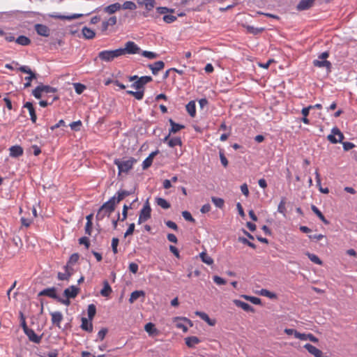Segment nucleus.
Wrapping results in <instances>:
<instances>
[{
	"mask_svg": "<svg viewBox=\"0 0 357 357\" xmlns=\"http://www.w3.org/2000/svg\"><path fill=\"white\" fill-rule=\"evenodd\" d=\"M137 160L132 157H130L126 160L115 159L114 160V163L118 167L119 176L123 173L128 174L133 168Z\"/></svg>",
	"mask_w": 357,
	"mask_h": 357,
	"instance_id": "f257e3e1",
	"label": "nucleus"
},
{
	"mask_svg": "<svg viewBox=\"0 0 357 357\" xmlns=\"http://www.w3.org/2000/svg\"><path fill=\"white\" fill-rule=\"evenodd\" d=\"M329 56V53L328 52H324L318 56V59L313 61V65L318 68H325L328 73L331 72L332 64L331 63L326 60V59Z\"/></svg>",
	"mask_w": 357,
	"mask_h": 357,
	"instance_id": "f03ea898",
	"label": "nucleus"
},
{
	"mask_svg": "<svg viewBox=\"0 0 357 357\" xmlns=\"http://www.w3.org/2000/svg\"><path fill=\"white\" fill-rule=\"evenodd\" d=\"M116 204V196H113L107 202L102 204L98 212L97 216L98 217L102 213H103L102 215V217L106 214H110L115 210V206Z\"/></svg>",
	"mask_w": 357,
	"mask_h": 357,
	"instance_id": "7ed1b4c3",
	"label": "nucleus"
},
{
	"mask_svg": "<svg viewBox=\"0 0 357 357\" xmlns=\"http://www.w3.org/2000/svg\"><path fill=\"white\" fill-rule=\"evenodd\" d=\"M121 51L119 49L114 50H103L98 53V58L106 62L112 61L114 59L121 56Z\"/></svg>",
	"mask_w": 357,
	"mask_h": 357,
	"instance_id": "20e7f679",
	"label": "nucleus"
},
{
	"mask_svg": "<svg viewBox=\"0 0 357 357\" xmlns=\"http://www.w3.org/2000/svg\"><path fill=\"white\" fill-rule=\"evenodd\" d=\"M119 50L121 51V56L125 54H139L141 52L139 47L133 41H128L126 43L125 47L119 48Z\"/></svg>",
	"mask_w": 357,
	"mask_h": 357,
	"instance_id": "39448f33",
	"label": "nucleus"
},
{
	"mask_svg": "<svg viewBox=\"0 0 357 357\" xmlns=\"http://www.w3.org/2000/svg\"><path fill=\"white\" fill-rule=\"evenodd\" d=\"M174 322L177 328L181 329L183 332L186 333L188 330V325L190 327L193 326L192 321L186 317H177L174 319Z\"/></svg>",
	"mask_w": 357,
	"mask_h": 357,
	"instance_id": "423d86ee",
	"label": "nucleus"
},
{
	"mask_svg": "<svg viewBox=\"0 0 357 357\" xmlns=\"http://www.w3.org/2000/svg\"><path fill=\"white\" fill-rule=\"evenodd\" d=\"M18 70H20L22 73H26L29 75V76L25 77L24 79L26 80V82L24 83V88H28L31 86V81L36 78V75L35 73H33L31 68L27 66H22L18 68Z\"/></svg>",
	"mask_w": 357,
	"mask_h": 357,
	"instance_id": "0eeeda50",
	"label": "nucleus"
},
{
	"mask_svg": "<svg viewBox=\"0 0 357 357\" xmlns=\"http://www.w3.org/2000/svg\"><path fill=\"white\" fill-rule=\"evenodd\" d=\"M328 140L333 143L342 142L344 139V135L337 128H333L331 130V134L327 137Z\"/></svg>",
	"mask_w": 357,
	"mask_h": 357,
	"instance_id": "6e6552de",
	"label": "nucleus"
},
{
	"mask_svg": "<svg viewBox=\"0 0 357 357\" xmlns=\"http://www.w3.org/2000/svg\"><path fill=\"white\" fill-rule=\"evenodd\" d=\"M22 328H23L24 333L27 335V337H29V340L31 342H33L37 343V344L40 342L41 337L36 335L33 329L29 328L24 321L22 323Z\"/></svg>",
	"mask_w": 357,
	"mask_h": 357,
	"instance_id": "1a4fd4ad",
	"label": "nucleus"
},
{
	"mask_svg": "<svg viewBox=\"0 0 357 357\" xmlns=\"http://www.w3.org/2000/svg\"><path fill=\"white\" fill-rule=\"evenodd\" d=\"M151 208L148 202H146L143 208L140 210L138 219V224L146 222L151 218Z\"/></svg>",
	"mask_w": 357,
	"mask_h": 357,
	"instance_id": "9d476101",
	"label": "nucleus"
},
{
	"mask_svg": "<svg viewBox=\"0 0 357 357\" xmlns=\"http://www.w3.org/2000/svg\"><path fill=\"white\" fill-rule=\"evenodd\" d=\"M153 80L151 76H142L136 80L132 85L131 87L137 90H144V86L151 82Z\"/></svg>",
	"mask_w": 357,
	"mask_h": 357,
	"instance_id": "9b49d317",
	"label": "nucleus"
},
{
	"mask_svg": "<svg viewBox=\"0 0 357 357\" xmlns=\"http://www.w3.org/2000/svg\"><path fill=\"white\" fill-rule=\"evenodd\" d=\"M163 142H167L168 146L172 148H173L176 146H182V141L180 137L170 138V135H168L167 136H166L164 138Z\"/></svg>",
	"mask_w": 357,
	"mask_h": 357,
	"instance_id": "f8f14e48",
	"label": "nucleus"
},
{
	"mask_svg": "<svg viewBox=\"0 0 357 357\" xmlns=\"http://www.w3.org/2000/svg\"><path fill=\"white\" fill-rule=\"evenodd\" d=\"M117 22V18L116 16H112L107 20L103 21L101 24V31L102 32H105L109 26H114Z\"/></svg>",
	"mask_w": 357,
	"mask_h": 357,
	"instance_id": "ddd939ff",
	"label": "nucleus"
},
{
	"mask_svg": "<svg viewBox=\"0 0 357 357\" xmlns=\"http://www.w3.org/2000/svg\"><path fill=\"white\" fill-rule=\"evenodd\" d=\"M304 348L314 357H324L323 352L320 349H317L316 347L310 344H305L304 345Z\"/></svg>",
	"mask_w": 357,
	"mask_h": 357,
	"instance_id": "4468645a",
	"label": "nucleus"
},
{
	"mask_svg": "<svg viewBox=\"0 0 357 357\" xmlns=\"http://www.w3.org/2000/svg\"><path fill=\"white\" fill-rule=\"evenodd\" d=\"M35 30L40 36L47 37L50 36V29L44 24H37L35 25Z\"/></svg>",
	"mask_w": 357,
	"mask_h": 357,
	"instance_id": "2eb2a0df",
	"label": "nucleus"
},
{
	"mask_svg": "<svg viewBox=\"0 0 357 357\" xmlns=\"http://www.w3.org/2000/svg\"><path fill=\"white\" fill-rule=\"evenodd\" d=\"M148 67L151 70L152 73L155 75L159 71L164 68L165 63L162 61H158L153 64H149Z\"/></svg>",
	"mask_w": 357,
	"mask_h": 357,
	"instance_id": "dca6fc26",
	"label": "nucleus"
},
{
	"mask_svg": "<svg viewBox=\"0 0 357 357\" xmlns=\"http://www.w3.org/2000/svg\"><path fill=\"white\" fill-rule=\"evenodd\" d=\"M315 0H301L296 6V8L299 11L305 10L310 8Z\"/></svg>",
	"mask_w": 357,
	"mask_h": 357,
	"instance_id": "f3484780",
	"label": "nucleus"
},
{
	"mask_svg": "<svg viewBox=\"0 0 357 357\" xmlns=\"http://www.w3.org/2000/svg\"><path fill=\"white\" fill-rule=\"evenodd\" d=\"M79 293V288L75 286H70L64 290L63 294L67 298H73L77 296Z\"/></svg>",
	"mask_w": 357,
	"mask_h": 357,
	"instance_id": "a211bd4d",
	"label": "nucleus"
},
{
	"mask_svg": "<svg viewBox=\"0 0 357 357\" xmlns=\"http://www.w3.org/2000/svg\"><path fill=\"white\" fill-rule=\"evenodd\" d=\"M121 9V4L119 3H114L109 5L103 8V11L109 15H112Z\"/></svg>",
	"mask_w": 357,
	"mask_h": 357,
	"instance_id": "6ab92c4d",
	"label": "nucleus"
},
{
	"mask_svg": "<svg viewBox=\"0 0 357 357\" xmlns=\"http://www.w3.org/2000/svg\"><path fill=\"white\" fill-rule=\"evenodd\" d=\"M236 306L242 308L245 312H254V308L248 303L241 301L240 300L235 299L233 301Z\"/></svg>",
	"mask_w": 357,
	"mask_h": 357,
	"instance_id": "aec40b11",
	"label": "nucleus"
},
{
	"mask_svg": "<svg viewBox=\"0 0 357 357\" xmlns=\"http://www.w3.org/2000/svg\"><path fill=\"white\" fill-rule=\"evenodd\" d=\"M52 317V322L59 328L61 327L60 324L63 320V314L60 312H53L50 313Z\"/></svg>",
	"mask_w": 357,
	"mask_h": 357,
	"instance_id": "412c9836",
	"label": "nucleus"
},
{
	"mask_svg": "<svg viewBox=\"0 0 357 357\" xmlns=\"http://www.w3.org/2000/svg\"><path fill=\"white\" fill-rule=\"evenodd\" d=\"M24 107L28 109L29 115L31 116V121L33 123H36L37 116H36V111H35L33 104L30 102H26L24 105Z\"/></svg>",
	"mask_w": 357,
	"mask_h": 357,
	"instance_id": "4be33fe9",
	"label": "nucleus"
},
{
	"mask_svg": "<svg viewBox=\"0 0 357 357\" xmlns=\"http://www.w3.org/2000/svg\"><path fill=\"white\" fill-rule=\"evenodd\" d=\"M10 156L13 158H17L22 155L24 151L20 146H13L9 149Z\"/></svg>",
	"mask_w": 357,
	"mask_h": 357,
	"instance_id": "5701e85b",
	"label": "nucleus"
},
{
	"mask_svg": "<svg viewBox=\"0 0 357 357\" xmlns=\"http://www.w3.org/2000/svg\"><path fill=\"white\" fill-rule=\"evenodd\" d=\"M51 17L54 19H59V20H71L74 19H77L83 16V14H74L72 15H62L59 14H53L50 15Z\"/></svg>",
	"mask_w": 357,
	"mask_h": 357,
	"instance_id": "b1692460",
	"label": "nucleus"
},
{
	"mask_svg": "<svg viewBox=\"0 0 357 357\" xmlns=\"http://www.w3.org/2000/svg\"><path fill=\"white\" fill-rule=\"evenodd\" d=\"M195 314L206 321L209 326H213L215 324V320L210 319L208 315L205 312L197 311L195 312Z\"/></svg>",
	"mask_w": 357,
	"mask_h": 357,
	"instance_id": "393cba45",
	"label": "nucleus"
},
{
	"mask_svg": "<svg viewBox=\"0 0 357 357\" xmlns=\"http://www.w3.org/2000/svg\"><path fill=\"white\" fill-rule=\"evenodd\" d=\"M39 295L57 298L56 291L54 287L45 289L39 293Z\"/></svg>",
	"mask_w": 357,
	"mask_h": 357,
	"instance_id": "a878e982",
	"label": "nucleus"
},
{
	"mask_svg": "<svg viewBox=\"0 0 357 357\" xmlns=\"http://www.w3.org/2000/svg\"><path fill=\"white\" fill-rule=\"evenodd\" d=\"M297 338L301 340H309L310 341L314 342V343H317L319 342V340L317 337H316L312 333H308V334H305V333H301L300 334H298L297 335Z\"/></svg>",
	"mask_w": 357,
	"mask_h": 357,
	"instance_id": "bb28decb",
	"label": "nucleus"
},
{
	"mask_svg": "<svg viewBox=\"0 0 357 357\" xmlns=\"http://www.w3.org/2000/svg\"><path fill=\"white\" fill-rule=\"evenodd\" d=\"M169 122L171 126L169 135H171L172 133H176L185 128L183 125L176 123L171 119L169 120Z\"/></svg>",
	"mask_w": 357,
	"mask_h": 357,
	"instance_id": "cd10ccee",
	"label": "nucleus"
},
{
	"mask_svg": "<svg viewBox=\"0 0 357 357\" xmlns=\"http://www.w3.org/2000/svg\"><path fill=\"white\" fill-rule=\"evenodd\" d=\"M140 297H142L144 298L145 292L142 290L134 291L130 294V297L129 298V302L130 303H133L135 301H137Z\"/></svg>",
	"mask_w": 357,
	"mask_h": 357,
	"instance_id": "c85d7f7f",
	"label": "nucleus"
},
{
	"mask_svg": "<svg viewBox=\"0 0 357 357\" xmlns=\"http://www.w3.org/2000/svg\"><path fill=\"white\" fill-rule=\"evenodd\" d=\"M81 328L82 330L86 331L87 332H92L93 324L91 320L89 319V321L86 318H82Z\"/></svg>",
	"mask_w": 357,
	"mask_h": 357,
	"instance_id": "c756f323",
	"label": "nucleus"
},
{
	"mask_svg": "<svg viewBox=\"0 0 357 357\" xmlns=\"http://www.w3.org/2000/svg\"><path fill=\"white\" fill-rule=\"evenodd\" d=\"M186 111L191 117L196 116V105L194 100L190 101L185 106Z\"/></svg>",
	"mask_w": 357,
	"mask_h": 357,
	"instance_id": "7c9ffc66",
	"label": "nucleus"
},
{
	"mask_svg": "<svg viewBox=\"0 0 357 357\" xmlns=\"http://www.w3.org/2000/svg\"><path fill=\"white\" fill-rule=\"evenodd\" d=\"M112 292V287H110L108 281L105 280L103 282V288L100 291L101 296L104 297H108Z\"/></svg>",
	"mask_w": 357,
	"mask_h": 357,
	"instance_id": "2f4dec72",
	"label": "nucleus"
},
{
	"mask_svg": "<svg viewBox=\"0 0 357 357\" xmlns=\"http://www.w3.org/2000/svg\"><path fill=\"white\" fill-rule=\"evenodd\" d=\"M144 330L146 333H148V334L150 336L157 335L158 333V329L155 328V325L151 322L147 323L144 326Z\"/></svg>",
	"mask_w": 357,
	"mask_h": 357,
	"instance_id": "473e14b6",
	"label": "nucleus"
},
{
	"mask_svg": "<svg viewBox=\"0 0 357 357\" xmlns=\"http://www.w3.org/2000/svg\"><path fill=\"white\" fill-rule=\"evenodd\" d=\"M15 43L22 46H28L31 44V39L25 36H20L15 40Z\"/></svg>",
	"mask_w": 357,
	"mask_h": 357,
	"instance_id": "72a5a7b5",
	"label": "nucleus"
},
{
	"mask_svg": "<svg viewBox=\"0 0 357 357\" xmlns=\"http://www.w3.org/2000/svg\"><path fill=\"white\" fill-rule=\"evenodd\" d=\"M185 342L188 347H193L200 342L199 339L196 336H191L185 338Z\"/></svg>",
	"mask_w": 357,
	"mask_h": 357,
	"instance_id": "f704fd0d",
	"label": "nucleus"
},
{
	"mask_svg": "<svg viewBox=\"0 0 357 357\" xmlns=\"http://www.w3.org/2000/svg\"><path fill=\"white\" fill-rule=\"evenodd\" d=\"M133 192L128 191V190H119L116 192L117 197H116V203H119L121 200H123L126 197L132 194Z\"/></svg>",
	"mask_w": 357,
	"mask_h": 357,
	"instance_id": "c9c22d12",
	"label": "nucleus"
},
{
	"mask_svg": "<svg viewBox=\"0 0 357 357\" xmlns=\"http://www.w3.org/2000/svg\"><path fill=\"white\" fill-rule=\"evenodd\" d=\"M84 37L86 39H93L95 37V32L86 26L83 27L82 30Z\"/></svg>",
	"mask_w": 357,
	"mask_h": 357,
	"instance_id": "e433bc0d",
	"label": "nucleus"
},
{
	"mask_svg": "<svg viewBox=\"0 0 357 357\" xmlns=\"http://www.w3.org/2000/svg\"><path fill=\"white\" fill-rule=\"evenodd\" d=\"M126 93L134 96L137 100H142L144 97V90H137V91H127Z\"/></svg>",
	"mask_w": 357,
	"mask_h": 357,
	"instance_id": "4c0bfd02",
	"label": "nucleus"
},
{
	"mask_svg": "<svg viewBox=\"0 0 357 357\" xmlns=\"http://www.w3.org/2000/svg\"><path fill=\"white\" fill-rule=\"evenodd\" d=\"M200 257L202 261L208 265H212L213 264V259L205 252L200 253Z\"/></svg>",
	"mask_w": 357,
	"mask_h": 357,
	"instance_id": "58836bf2",
	"label": "nucleus"
},
{
	"mask_svg": "<svg viewBox=\"0 0 357 357\" xmlns=\"http://www.w3.org/2000/svg\"><path fill=\"white\" fill-rule=\"evenodd\" d=\"M312 211L320 218V220L325 224H328V220L325 218L324 215L322 214V213L319 211V209L315 206L314 205H312Z\"/></svg>",
	"mask_w": 357,
	"mask_h": 357,
	"instance_id": "ea45409f",
	"label": "nucleus"
},
{
	"mask_svg": "<svg viewBox=\"0 0 357 357\" xmlns=\"http://www.w3.org/2000/svg\"><path fill=\"white\" fill-rule=\"evenodd\" d=\"M137 8L136 4L131 1H126L121 5V9L133 10Z\"/></svg>",
	"mask_w": 357,
	"mask_h": 357,
	"instance_id": "a19ab883",
	"label": "nucleus"
},
{
	"mask_svg": "<svg viewBox=\"0 0 357 357\" xmlns=\"http://www.w3.org/2000/svg\"><path fill=\"white\" fill-rule=\"evenodd\" d=\"M156 203L158 206L164 209L170 208V204L164 198L158 197L156 199Z\"/></svg>",
	"mask_w": 357,
	"mask_h": 357,
	"instance_id": "79ce46f5",
	"label": "nucleus"
},
{
	"mask_svg": "<svg viewBox=\"0 0 357 357\" xmlns=\"http://www.w3.org/2000/svg\"><path fill=\"white\" fill-rule=\"evenodd\" d=\"M241 297L243 298L244 299H245L246 301L251 302L252 303H253L255 305H260L261 303V299L257 297L248 296V295H241Z\"/></svg>",
	"mask_w": 357,
	"mask_h": 357,
	"instance_id": "37998d69",
	"label": "nucleus"
},
{
	"mask_svg": "<svg viewBox=\"0 0 357 357\" xmlns=\"http://www.w3.org/2000/svg\"><path fill=\"white\" fill-rule=\"evenodd\" d=\"M212 202L219 208H222L225 205V201L223 199L216 197H211Z\"/></svg>",
	"mask_w": 357,
	"mask_h": 357,
	"instance_id": "c03bdc74",
	"label": "nucleus"
},
{
	"mask_svg": "<svg viewBox=\"0 0 357 357\" xmlns=\"http://www.w3.org/2000/svg\"><path fill=\"white\" fill-rule=\"evenodd\" d=\"M306 255L308 257L310 260L312 261L313 263L318 264V265H322L323 262L319 258V257L314 254H312L310 252H307Z\"/></svg>",
	"mask_w": 357,
	"mask_h": 357,
	"instance_id": "a18cd8bd",
	"label": "nucleus"
},
{
	"mask_svg": "<svg viewBox=\"0 0 357 357\" xmlns=\"http://www.w3.org/2000/svg\"><path fill=\"white\" fill-rule=\"evenodd\" d=\"M259 295L268 297L269 298L275 299L277 298V296L275 293H273L266 289H262L259 291Z\"/></svg>",
	"mask_w": 357,
	"mask_h": 357,
	"instance_id": "49530a36",
	"label": "nucleus"
},
{
	"mask_svg": "<svg viewBox=\"0 0 357 357\" xmlns=\"http://www.w3.org/2000/svg\"><path fill=\"white\" fill-rule=\"evenodd\" d=\"M88 317L90 320H92L96 313V307L93 304H90L87 309Z\"/></svg>",
	"mask_w": 357,
	"mask_h": 357,
	"instance_id": "de8ad7c7",
	"label": "nucleus"
},
{
	"mask_svg": "<svg viewBox=\"0 0 357 357\" xmlns=\"http://www.w3.org/2000/svg\"><path fill=\"white\" fill-rule=\"evenodd\" d=\"M246 29L248 32L254 35H257L264 31V28H257L252 26H247Z\"/></svg>",
	"mask_w": 357,
	"mask_h": 357,
	"instance_id": "09e8293b",
	"label": "nucleus"
},
{
	"mask_svg": "<svg viewBox=\"0 0 357 357\" xmlns=\"http://www.w3.org/2000/svg\"><path fill=\"white\" fill-rule=\"evenodd\" d=\"M66 272L65 273H58V279L60 280H68L71 274L68 271V268L65 266Z\"/></svg>",
	"mask_w": 357,
	"mask_h": 357,
	"instance_id": "8fccbe9b",
	"label": "nucleus"
},
{
	"mask_svg": "<svg viewBox=\"0 0 357 357\" xmlns=\"http://www.w3.org/2000/svg\"><path fill=\"white\" fill-rule=\"evenodd\" d=\"M41 89L45 93H54L57 91L56 88L52 87L48 85L40 84Z\"/></svg>",
	"mask_w": 357,
	"mask_h": 357,
	"instance_id": "3c124183",
	"label": "nucleus"
},
{
	"mask_svg": "<svg viewBox=\"0 0 357 357\" xmlns=\"http://www.w3.org/2000/svg\"><path fill=\"white\" fill-rule=\"evenodd\" d=\"M143 56L148 58L149 59H153L158 57V54L155 52L150 51H142L140 53Z\"/></svg>",
	"mask_w": 357,
	"mask_h": 357,
	"instance_id": "603ef678",
	"label": "nucleus"
},
{
	"mask_svg": "<svg viewBox=\"0 0 357 357\" xmlns=\"http://www.w3.org/2000/svg\"><path fill=\"white\" fill-rule=\"evenodd\" d=\"M278 212L282 214L284 216L286 215V207H285V200L284 198H282L280 201L278 206Z\"/></svg>",
	"mask_w": 357,
	"mask_h": 357,
	"instance_id": "864d4df0",
	"label": "nucleus"
},
{
	"mask_svg": "<svg viewBox=\"0 0 357 357\" xmlns=\"http://www.w3.org/2000/svg\"><path fill=\"white\" fill-rule=\"evenodd\" d=\"M52 98V100L50 102H48L47 100H40L39 102L40 106L43 107H47L48 105L52 104L55 100L59 99V97L56 95H54L53 96H50Z\"/></svg>",
	"mask_w": 357,
	"mask_h": 357,
	"instance_id": "5fc2aeb1",
	"label": "nucleus"
},
{
	"mask_svg": "<svg viewBox=\"0 0 357 357\" xmlns=\"http://www.w3.org/2000/svg\"><path fill=\"white\" fill-rule=\"evenodd\" d=\"M74 89L77 94H81L86 89V86L80 83H75Z\"/></svg>",
	"mask_w": 357,
	"mask_h": 357,
	"instance_id": "6e6d98bb",
	"label": "nucleus"
},
{
	"mask_svg": "<svg viewBox=\"0 0 357 357\" xmlns=\"http://www.w3.org/2000/svg\"><path fill=\"white\" fill-rule=\"evenodd\" d=\"M43 91L41 89L40 85L38 86L34 90L32 91L33 96L37 98L40 99L42 97Z\"/></svg>",
	"mask_w": 357,
	"mask_h": 357,
	"instance_id": "4d7b16f0",
	"label": "nucleus"
},
{
	"mask_svg": "<svg viewBox=\"0 0 357 357\" xmlns=\"http://www.w3.org/2000/svg\"><path fill=\"white\" fill-rule=\"evenodd\" d=\"M156 11H157V13L159 15H166L169 12L173 13L174 10L173 9H169L167 7H158L156 8Z\"/></svg>",
	"mask_w": 357,
	"mask_h": 357,
	"instance_id": "13d9d810",
	"label": "nucleus"
},
{
	"mask_svg": "<svg viewBox=\"0 0 357 357\" xmlns=\"http://www.w3.org/2000/svg\"><path fill=\"white\" fill-rule=\"evenodd\" d=\"M162 19L165 22L170 24L175 22L177 17L172 15H165Z\"/></svg>",
	"mask_w": 357,
	"mask_h": 357,
	"instance_id": "bf43d9fd",
	"label": "nucleus"
},
{
	"mask_svg": "<svg viewBox=\"0 0 357 357\" xmlns=\"http://www.w3.org/2000/svg\"><path fill=\"white\" fill-rule=\"evenodd\" d=\"M182 215H183V218L187 221H189L191 222H195V218H193L191 213L187 211H183Z\"/></svg>",
	"mask_w": 357,
	"mask_h": 357,
	"instance_id": "052dcab7",
	"label": "nucleus"
},
{
	"mask_svg": "<svg viewBox=\"0 0 357 357\" xmlns=\"http://www.w3.org/2000/svg\"><path fill=\"white\" fill-rule=\"evenodd\" d=\"M69 126L73 130L78 131L80 130V126H82V121L80 120L74 121V122H72Z\"/></svg>",
	"mask_w": 357,
	"mask_h": 357,
	"instance_id": "680f3d73",
	"label": "nucleus"
},
{
	"mask_svg": "<svg viewBox=\"0 0 357 357\" xmlns=\"http://www.w3.org/2000/svg\"><path fill=\"white\" fill-rule=\"evenodd\" d=\"M22 225L26 227H28L31 225V224L33 222L32 218H27L25 217H22L21 219Z\"/></svg>",
	"mask_w": 357,
	"mask_h": 357,
	"instance_id": "e2e57ef3",
	"label": "nucleus"
},
{
	"mask_svg": "<svg viewBox=\"0 0 357 357\" xmlns=\"http://www.w3.org/2000/svg\"><path fill=\"white\" fill-rule=\"evenodd\" d=\"M238 241L241 243H243V244H245L247 245H248L249 247L253 248V249H255L256 248V245L252 243V242L249 241L247 238H243V237H239L238 238Z\"/></svg>",
	"mask_w": 357,
	"mask_h": 357,
	"instance_id": "0e129e2a",
	"label": "nucleus"
},
{
	"mask_svg": "<svg viewBox=\"0 0 357 357\" xmlns=\"http://www.w3.org/2000/svg\"><path fill=\"white\" fill-rule=\"evenodd\" d=\"M155 0H148V1L146 3L144 7L147 11H150L155 7Z\"/></svg>",
	"mask_w": 357,
	"mask_h": 357,
	"instance_id": "69168bd1",
	"label": "nucleus"
},
{
	"mask_svg": "<svg viewBox=\"0 0 357 357\" xmlns=\"http://www.w3.org/2000/svg\"><path fill=\"white\" fill-rule=\"evenodd\" d=\"M79 243L84 245L86 249L89 248L90 241L88 237L84 236L79 239Z\"/></svg>",
	"mask_w": 357,
	"mask_h": 357,
	"instance_id": "338daca9",
	"label": "nucleus"
},
{
	"mask_svg": "<svg viewBox=\"0 0 357 357\" xmlns=\"http://www.w3.org/2000/svg\"><path fill=\"white\" fill-rule=\"evenodd\" d=\"M119 245V239L117 238H113L112 241V251L114 254L118 252L117 247Z\"/></svg>",
	"mask_w": 357,
	"mask_h": 357,
	"instance_id": "774afa93",
	"label": "nucleus"
}]
</instances>
